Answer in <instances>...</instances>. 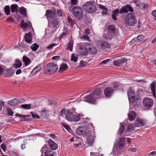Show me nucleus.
<instances>
[{"label":"nucleus","instance_id":"f8f14e48","mask_svg":"<svg viewBox=\"0 0 156 156\" xmlns=\"http://www.w3.org/2000/svg\"><path fill=\"white\" fill-rule=\"evenodd\" d=\"M129 100L131 103L134 102L135 99V94L133 91L129 90L128 92Z\"/></svg>","mask_w":156,"mask_h":156},{"label":"nucleus","instance_id":"f03ea898","mask_svg":"<svg viewBox=\"0 0 156 156\" xmlns=\"http://www.w3.org/2000/svg\"><path fill=\"white\" fill-rule=\"evenodd\" d=\"M83 9L86 12L90 13L96 11V7L92 2H87L82 6Z\"/></svg>","mask_w":156,"mask_h":156},{"label":"nucleus","instance_id":"13d9d810","mask_svg":"<svg viewBox=\"0 0 156 156\" xmlns=\"http://www.w3.org/2000/svg\"><path fill=\"white\" fill-rule=\"evenodd\" d=\"M7 21L9 23H12L14 22V19L12 17H10L7 19Z\"/></svg>","mask_w":156,"mask_h":156},{"label":"nucleus","instance_id":"2eb2a0df","mask_svg":"<svg viewBox=\"0 0 156 156\" xmlns=\"http://www.w3.org/2000/svg\"><path fill=\"white\" fill-rule=\"evenodd\" d=\"M113 92V90L110 87H107L104 90L105 94L108 97H110Z\"/></svg>","mask_w":156,"mask_h":156},{"label":"nucleus","instance_id":"5701e85b","mask_svg":"<svg viewBox=\"0 0 156 156\" xmlns=\"http://www.w3.org/2000/svg\"><path fill=\"white\" fill-rule=\"evenodd\" d=\"M136 113L134 111H131L128 115V118L129 120L132 121L134 120L135 118Z\"/></svg>","mask_w":156,"mask_h":156},{"label":"nucleus","instance_id":"58836bf2","mask_svg":"<svg viewBox=\"0 0 156 156\" xmlns=\"http://www.w3.org/2000/svg\"><path fill=\"white\" fill-rule=\"evenodd\" d=\"M73 44V40H70L69 41L67 46V49H69L71 51H72Z\"/></svg>","mask_w":156,"mask_h":156},{"label":"nucleus","instance_id":"7ed1b4c3","mask_svg":"<svg viewBox=\"0 0 156 156\" xmlns=\"http://www.w3.org/2000/svg\"><path fill=\"white\" fill-rule=\"evenodd\" d=\"M65 115L67 119L69 121L78 122L80 119V117L79 115H74L68 110L66 111Z\"/></svg>","mask_w":156,"mask_h":156},{"label":"nucleus","instance_id":"c85d7f7f","mask_svg":"<svg viewBox=\"0 0 156 156\" xmlns=\"http://www.w3.org/2000/svg\"><path fill=\"white\" fill-rule=\"evenodd\" d=\"M18 6L17 4H13L11 6V12L12 13L16 12H17Z\"/></svg>","mask_w":156,"mask_h":156},{"label":"nucleus","instance_id":"f3484780","mask_svg":"<svg viewBox=\"0 0 156 156\" xmlns=\"http://www.w3.org/2000/svg\"><path fill=\"white\" fill-rule=\"evenodd\" d=\"M87 44H88V48L90 53L95 55L97 53L98 50L96 48L93 47L90 44L88 43Z\"/></svg>","mask_w":156,"mask_h":156},{"label":"nucleus","instance_id":"a878e982","mask_svg":"<svg viewBox=\"0 0 156 156\" xmlns=\"http://www.w3.org/2000/svg\"><path fill=\"white\" fill-rule=\"evenodd\" d=\"M22 63L21 61L18 59L16 60V63L14 64L13 66L14 68L16 69L22 66Z\"/></svg>","mask_w":156,"mask_h":156},{"label":"nucleus","instance_id":"dca6fc26","mask_svg":"<svg viewBox=\"0 0 156 156\" xmlns=\"http://www.w3.org/2000/svg\"><path fill=\"white\" fill-rule=\"evenodd\" d=\"M145 121L142 119H137L135 122V127H141L144 125Z\"/></svg>","mask_w":156,"mask_h":156},{"label":"nucleus","instance_id":"1a4fd4ad","mask_svg":"<svg viewBox=\"0 0 156 156\" xmlns=\"http://www.w3.org/2000/svg\"><path fill=\"white\" fill-rule=\"evenodd\" d=\"M143 104L146 108H150L153 105V100L151 98H145L143 99Z\"/></svg>","mask_w":156,"mask_h":156},{"label":"nucleus","instance_id":"3c124183","mask_svg":"<svg viewBox=\"0 0 156 156\" xmlns=\"http://www.w3.org/2000/svg\"><path fill=\"white\" fill-rule=\"evenodd\" d=\"M7 112L8 114H9V115L12 116L13 115V111L9 108L7 109Z\"/></svg>","mask_w":156,"mask_h":156},{"label":"nucleus","instance_id":"b1692460","mask_svg":"<svg viewBox=\"0 0 156 156\" xmlns=\"http://www.w3.org/2000/svg\"><path fill=\"white\" fill-rule=\"evenodd\" d=\"M15 71L12 69H7L5 72V76L6 77H9L12 76L14 73Z\"/></svg>","mask_w":156,"mask_h":156},{"label":"nucleus","instance_id":"5fc2aeb1","mask_svg":"<svg viewBox=\"0 0 156 156\" xmlns=\"http://www.w3.org/2000/svg\"><path fill=\"white\" fill-rule=\"evenodd\" d=\"M32 114V117L34 118H36L37 119H39L40 118L39 116L36 114H33L32 113V112H31Z\"/></svg>","mask_w":156,"mask_h":156},{"label":"nucleus","instance_id":"ddd939ff","mask_svg":"<svg viewBox=\"0 0 156 156\" xmlns=\"http://www.w3.org/2000/svg\"><path fill=\"white\" fill-rule=\"evenodd\" d=\"M45 15L47 18H49L51 19H55V13L53 11L49 9L46 11Z\"/></svg>","mask_w":156,"mask_h":156},{"label":"nucleus","instance_id":"e433bc0d","mask_svg":"<svg viewBox=\"0 0 156 156\" xmlns=\"http://www.w3.org/2000/svg\"><path fill=\"white\" fill-rule=\"evenodd\" d=\"M94 138L92 136H90L89 137H87V141L88 144L92 146V143L94 141Z\"/></svg>","mask_w":156,"mask_h":156},{"label":"nucleus","instance_id":"8fccbe9b","mask_svg":"<svg viewBox=\"0 0 156 156\" xmlns=\"http://www.w3.org/2000/svg\"><path fill=\"white\" fill-rule=\"evenodd\" d=\"M16 115L20 118H25L26 117H28L30 116L29 115H23L20 114H16Z\"/></svg>","mask_w":156,"mask_h":156},{"label":"nucleus","instance_id":"412c9836","mask_svg":"<svg viewBox=\"0 0 156 156\" xmlns=\"http://www.w3.org/2000/svg\"><path fill=\"white\" fill-rule=\"evenodd\" d=\"M125 139L124 137L120 139L118 143V147L119 148L122 149L124 147L125 145Z\"/></svg>","mask_w":156,"mask_h":156},{"label":"nucleus","instance_id":"ea45409f","mask_svg":"<svg viewBox=\"0 0 156 156\" xmlns=\"http://www.w3.org/2000/svg\"><path fill=\"white\" fill-rule=\"evenodd\" d=\"M104 37L105 40H109L112 38L113 36L111 33H108L106 34L105 35Z\"/></svg>","mask_w":156,"mask_h":156},{"label":"nucleus","instance_id":"4d7b16f0","mask_svg":"<svg viewBox=\"0 0 156 156\" xmlns=\"http://www.w3.org/2000/svg\"><path fill=\"white\" fill-rule=\"evenodd\" d=\"M137 149L134 147L130 148L128 149L129 151H131L133 152H135L136 151Z\"/></svg>","mask_w":156,"mask_h":156},{"label":"nucleus","instance_id":"9d476101","mask_svg":"<svg viewBox=\"0 0 156 156\" xmlns=\"http://www.w3.org/2000/svg\"><path fill=\"white\" fill-rule=\"evenodd\" d=\"M24 20L21 21V27L24 30L30 29L32 28L31 23L29 21L24 22Z\"/></svg>","mask_w":156,"mask_h":156},{"label":"nucleus","instance_id":"a211bd4d","mask_svg":"<svg viewBox=\"0 0 156 156\" xmlns=\"http://www.w3.org/2000/svg\"><path fill=\"white\" fill-rule=\"evenodd\" d=\"M144 36L141 34L139 35L137 37H135L132 40V42H140L142 41L144 39Z\"/></svg>","mask_w":156,"mask_h":156},{"label":"nucleus","instance_id":"774afa93","mask_svg":"<svg viewBox=\"0 0 156 156\" xmlns=\"http://www.w3.org/2000/svg\"><path fill=\"white\" fill-rule=\"evenodd\" d=\"M152 15L156 18V10H153L152 12Z\"/></svg>","mask_w":156,"mask_h":156},{"label":"nucleus","instance_id":"c03bdc74","mask_svg":"<svg viewBox=\"0 0 156 156\" xmlns=\"http://www.w3.org/2000/svg\"><path fill=\"white\" fill-rule=\"evenodd\" d=\"M67 20L69 23L72 26H73L74 23V21L70 17H67Z\"/></svg>","mask_w":156,"mask_h":156},{"label":"nucleus","instance_id":"680f3d73","mask_svg":"<svg viewBox=\"0 0 156 156\" xmlns=\"http://www.w3.org/2000/svg\"><path fill=\"white\" fill-rule=\"evenodd\" d=\"M56 45V44L55 43L49 45H48L47 47V48L48 49H51L54 46H55Z\"/></svg>","mask_w":156,"mask_h":156},{"label":"nucleus","instance_id":"39448f33","mask_svg":"<svg viewBox=\"0 0 156 156\" xmlns=\"http://www.w3.org/2000/svg\"><path fill=\"white\" fill-rule=\"evenodd\" d=\"M58 66L53 63L47 64L44 72L47 74H51L56 72L58 69Z\"/></svg>","mask_w":156,"mask_h":156},{"label":"nucleus","instance_id":"aec40b11","mask_svg":"<svg viewBox=\"0 0 156 156\" xmlns=\"http://www.w3.org/2000/svg\"><path fill=\"white\" fill-rule=\"evenodd\" d=\"M134 2L139 8L142 9L146 7V5L144 3H141L137 0H135Z\"/></svg>","mask_w":156,"mask_h":156},{"label":"nucleus","instance_id":"4468645a","mask_svg":"<svg viewBox=\"0 0 156 156\" xmlns=\"http://www.w3.org/2000/svg\"><path fill=\"white\" fill-rule=\"evenodd\" d=\"M32 37L31 33L29 32L25 34L24 39L27 43L31 44L32 43Z\"/></svg>","mask_w":156,"mask_h":156},{"label":"nucleus","instance_id":"37998d69","mask_svg":"<svg viewBox=\"0 0 156 156\" xmlns=\"http://www.w3.org/2000/svg\"><path fill=\"white\" fill-rule=\"evenodd\" d=\"M41 115L44 117H46L48 115V112L45 109H42L41 112Z\"/></svg>","mask_w":156,"mask_h":156},{"label":"nucleus","instance_id":"de8ad7c7","mask_svg":"<svg viewBox=\"0 0 156 156\" xmlns=\"http://www.w3.org/2000/svg\"><path fill=\"white\" fill-rule=\"evenodd\" d=\"M62 125L67 130H68L69 132L71 131V128L68 125L63 123H62Z\"/></svg>","mask_w":156,"mask_h":156},{"label":"nucleus","instance_id":"338daca9","mask_svg":"<svg viewBox=\"0 0 156 156\" xmlns=\"http://www.w3.org/2000/svg\"><path fill=\"white\" fill-rule=\"evenodd\" d=\"M82 38L84 39H87V40H88L89 39L88 36L86 34L84 35L83 36Z\"/></svg>","mask_w":156,"mask_h":156},{"label":"nucleus","instance_id":"4c0bfd02","mask_svg":"<svg viewBox=\"0 0 156 156\" xmlns=\"http://www.w3.org/2000/svg\"><path fill=\"white\" fill-rule=\"evenodd\" d=\"M6 15H9L10 14V8L9 6L6 5L4 9Z\"/></svg>","mask_w":156,"mask_h":156},{"label":"nucleus","instance_id":"7c9ffc66","mask_svg":"<svg viewBox=\"0 0 156 156\" xmlns=\"http://www.w3.org/2000/svg\"><path fill=\"white\" fill-rule=\"evenodd\" d=\"M125 129V126L124 125H122L121 123H120V126L119 128L118 132V133L119 135H121L122 134L124 130Z\"/></svg>","mask_w":156,"mask_h":156},{"label":"nucleus","instance_id":"c9c22d12","mask_svg":"<svg viewBox=\"0 0 156 156\" xmlns=\"http://www.w3.org/2000/svg\"><path fill=\"white\" fill-rule=\"evenodd\" d=\"M156 86L155 83L154 82H153L151 84V91L153 93V95L154 97H155V87Z\"/></svg>","mask_w":156,"mask_h":156},{"label":"nucleus","instance_id":"09e8293b","mask_svg":"<svg viewBox=\"0 0 156 156\" xmlns=\"http://www.w3.org/2000/svg\"><path fill=\"white\" fill-rule=\"evenodd\" d=\"M76 133L78 135H81L83 134L84 132L83 130L78 129L76 131Z\"/></svg>","mask_w":156,"mask_h":156},{"label":"nucleus","instance_id":"c756f323","mask_svg":"<svg viewBox=\"0 0 156 156\" xmlns=\"http://www.w3.org/2000/svg\"><path fill=\"white\" fill-rule=\"evenodd\" d=\"M41 69V68L40 66H37L34 69L31 73L33 75H34L39 72Z\"/></svg>","mask_w":156,"mask_h":156},{"label":"nucleus","instance_id":"0e129e2a","mask_svg":"<svg viewBox=\"0 0 156 156\" xmlns=\"http://www.w3.org/2000/svg\"><path fill=\"white\" fill-rule=\"evenodd\" d=\"M99 7L101 9L105 10H107V9L105 7L102 5H99Z\"/></svg>","mask_w":156,"mask_h":156},{"label":"nucleus","instance_id":"603ef678","mask_svg":"<svg viewBox=\"0 0 156 156\" xmlns=\"http://www.w3.org/2000/svg\"><path fill=\"white\" fill-rule=\"evenodd\" d=\"M16 100H17V103L18 105L23 103L25 101V100L23 98H16Z\"/></svg>","mask_w":156,"mask_h":156},{"label":"nucleus","instance_id":"e2e57ef3","mask_svg":"<svg viewBox=\"0 0 156 156\" xmlns=\"http://www.w3.org/2000/svg\"><path fill=\"white\" fill-rule=\"evenodd\" d=\"M113 87L114 88H117L119 87V84L118 83L115 82L113 84Z\"/></svg>","mask_w":156,"mask_h":156},{"label":"nucleus","instance_id":"052dcab7","mask_svg":"<svg viewBox=\"0 0 156 156\" xmlns=\"http://www.w3.org/2000/svg\"><path fill=\"white\" fill-rule=\"evenodd\" d=\"M65 110L64 109H62L60 112V114L61 116H63L64 114H65Z\"/></svg>","mask_w":156,"mask_h":156},{"label":"nucleus","instance_id":"9b49d317","mask_svg":"<svg viewBox=\"0 0 156 156\" xmlns=\"http://www.w3.org/2000/svg\"><path fill=\"white\" fill-rule=\"evenodd\" d=\"M58 20L57 18H55L51 19L49 22L50 24L52 27L56 29L58 27Z\"/></svg>","mask_w":156,"mask_h":156},{"label":"nucleus","instance_id":"4be33fe9","mask_svg":"<svg viewBox=\"0 0 156 156\" xmlns=\"http://www.w3.org/2000/svg\"><path fill=\"white\" fill-rule=\"evenodd\" d=\"M127 59L126 58L121 59L117 61H114V64L116 66H119L122 64L124 63L126 61H127Z\"/></svg>","mask_w":156,"mask_h":156},{"label":"nucleus","instance_id":"69168bd1","mask_svg":"<svg viewBox=\"0 0 156 156\" xmlns=\"http://www.w3.org/2000/svg\"><path fill=\"white\" fill-rule=\"evenodd\" d=\"M60 58V57L58 56H53L52 57V59L53 60H55L58 59Z\"/></svg>","mask_w":156,"mask_h":156},{"label":"nucleus","instance_id":"473e14b6","mask_svg":"<svg viewBox=\"0 0 156 156\" xmlns=\"http://www.w3.org/2000/svg\"><path fill=\"white\" fill-rule=\"evenodd\" d=\"M17 102L16 98H15L9 101L8 102V103L10 105L15 106L18 105Z\"/></svg>","mask_w":156,"mask_h":156},{"label":"nucleus","instance_id":"cd10ccee","mask_svg":"<svg viewBox=\"0 0 156 156\" xmlns=\"http://www.w3.org/2000/svg\"><path fill=\"white\" fill-rule=\"evenodd\" d=\"M68 69V66L67 64L63 63L61 65L59 71L62 72L63 71L66 70Z\"/></svg>","mask_w":156,"mask_h":156},{"label":"nucleus","instance_id":"2f4dec72","mask_svg":"<svg viewBox=\"0 0 156 156\" xmlns=\"http://www.w3.org/2000/svg\"><path fill=\"white\" fill-rule=\"evenodd\" d=\"M23 60L26 66L28 65L30 62V59L26 56H24L23 57Z\"/></svg>","mask_w":156,"mask_h":156},{"label":"nucleus","instance_id":"72a5a7b5","mask_svg":"<svg viewBox=\"0 0 156 156\" xmlns=\"http://www.w3.org/2000/svg\"><path fill=\"white\" fill-rule=\"evenodd\" d=\"M108 30L110 33H114L115 31V28L114 25H111L108 27Z\"/></svg>","mask_w":156,"mask_h":156},{"label":"nucleus","instance_id":"a19ab883","mask_svg":"<svg viewBox=\"0 0 156 156\" xmlns=\"http://www.w3.org/2000/svg\"><path fill=\"white\" fill-rule=\"evenodd\" d=\"M21 107L24 109H30L31 108V104L22 105H20Z\"/></svg>","mask_w":156,"mask_h":156},{"label":"nucleus","instance_id":"bb28decb","mask_svg":"<svg viewBox=\"0 0 156 156\" xmlns=\"http://www.w3.org/2000/svg\"><path fill=\"white\" fill-rule=\"evenodd\" d=\"M20 14L22 15L24 17H27L26 9L23 7H22L20 8Z\"/></svg>","mask_w":156,"mask_h":156},{"label":"nucleus","instance_id":"393cba45","mask_svg":"<svg viewBox=\"0 0 156 156\" xmlns=\"http://www.w3.org/2000/svg\"><path fill=\"white\" fill-rule=\"evenodd\" d=\"M101 47L102 49H104L106 48H110V45L108 42L103 41L101 43Z\"/></svg>","mask_w":156,"mask_h":156},{"label":"nucleus","instance_id":"864d4df0","mask_svg":"<svg viewBox=\"0 0 156 156\" xmlns=\"http://www.w3.org/2000/svg\"><path fill=\"white\" fill-rule=\"evenodd\" d=\"M110 61V59H107L103 61L101 63L99 64V65H101V64H105L107 63L108 62Z\"/></svg>","mask_w":156,"mask_h":156},{"label":"nucleus","instance_id":"49530a36","mask_svg":"<svg viewBox=\"0 0 156 156\" xmlns=\"http://www.w3.org/2000/svg\"><path fill=\"white\" fill-rule=\"evenodd\" d=\"M44 154L45 156H54L53 153L51 151H46Z\"/></svg>","mask_w":156,"mask_h":156},{"label":"nucleus","instance_id":"6e6d98bb","mask_svg":"<svg viewBox=\"0 0 156 156\" xmlns=\"http://www.w3.org/2000/svg\"><path fill=\"white\" fill-rule=\"evenodd\" d=\"M27 139L24 140L23 144H21V147L22 149H24L25 148L26 146L25 145V144L26 143L27 141Z\"/></svg>","mask_w":156,"mask_h":156},{"label":"nucleus","instance_id":"20e7f679","mask_svg":"<svg viewBox=\"0 0 156 156\" xmlns=\"http://www.w3.org/2000/svg\"><path fill=\"white\" fill-rule=\"evenodd\" d=\"M124 21L126 24L128 25L133 26L137 22L134 14L133 13H129L127 16L124 19Z\"/></svg>","mask_w":156,"mask_h":156},{"label":"nucleus","instance_id":"0eeeda50","mask_svg":"<svg viewBox=\"0 0 156 156\" xmlns=\"http://www.w3.org/2000/svg\"><path fill=\"white\" fill-rule=\"evenodd\" d=\"M73 14L79 20H81L83 18V11L80 7L75 6L73 8Z\"/></svg>","mask_w":156,"mask_h":156},{"label":"nucleus","instance_id":"423d86ee","mask_svg":"<svg viewBox=\"0 0 156 156\" xmlns=\"http://www.w3.org/2000/svg\"><path fill=\"white\" fill-rule=\"evenodd\" d=\"M133 12V9L132 7L129 5H126L124 7H122L120 11L119 9H116L112 11L113 14L117 15L119 12L120 14L124 13H127L128 12Z\"/></svg>","mask_w":156,"mask_h":156},{"label":"nucleus","instance_id":"6e6552de","mask_svg":"<svg viewBox=\"0 0 156 156\" xmlns=\"http://www.w3.org/2000/svg\"><path fill=\"white\" fill-rule=\"evenodd\" d=\"M87 44H86V47L81 45H79L78 51L81 55L86 56L88 54V51L87 48H88V47Z\"/></svg>","mask_w":156,"mask_h":156},{"label":"nucleus","instance_id":"bf43d9fd","mask_svg":"<svg viewBox=\"0 0 156 156\" xmlns=\"http://www.w3.org/2000/svg\"><path fill=\"white\" fill-rule=\"evenodd\" d=\"M77 3V0H71V3L72 5H76Z\"/></svg>","mask_w":156,"mask_h":156},{"label":"nucleus","instance_id":"6ab92c4d","mask_svg":"<svg viewBox=\"0 0 156 156\" xmlns=\"http://www.w3.org/2000/svg\"><path fill=\"white\" fill-rule=\"evenodd\" d=\"M48 142L49 146L52 150H55L57 148V145L52 140L49 139Z\"/></svg>","mask_w":156,"mask_h":156},{"label":"nucleus","instance_id":"f704fd0d","mask_svg":"<svg viewBox=\"0 0 156 156\" xmlns=\"http://www.w3.org/2000/svg\"><path fill=\"white\" fill-rule=\"evenodd\" d=\"M78 59V56L76 54H73L71 57V61H73L74 62H77Z\"/></svg>","mask_w":156,"mask_h":156},{"label":"nucleus","instance_id":"f257e3e1","mask_svg":"<svg viewBox=\"0 0 156 156\" xmlns=\"http://www.w3.org/2000/svg\"><path fill=\"white\" fill-rule=\"evenodd\" d=\"M101 94V89L100 88L98 87L93 92L88 95L86 96L85 99L88 102L94 103L95 102L96 100L100 98V95Z\"/></svg>","mask_w":156,"mask_h":156},{"label":"nucleus","instance_id":"79ce46f5","mask_svg":"<svg viewBox=\"0 0 156 156\" xmlns=\"http://www.w3.org/2000/svg\"><path fill=\"white\" fill-rule=\"evenodd\" d=\"M39 47L38 45L35 43L34 44L31 45L30 48L33 51H35L38 49Z\"/></svg>","mask_w":156,"mask_h":156},{"label":"nucleus","instance_id":"a18cd8bd","mask_svg":"<svg viewBox=\"0 0 156 156\" xmlns=\"http://www.w3.org/2000/svg\"><path fill=\"white\" fill-rule=\"evenodd\" d=\"M134 128V125L132 124H130L128 125L126 132H129L133 130Z\"/></svg>","mask_w":156,"mask_h":156}]
</instances>
